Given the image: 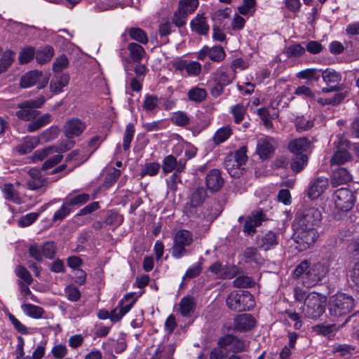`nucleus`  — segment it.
<instances>
[{
    "instance_id": "f257e3e1",
    "label": "nucleus",
    "mask_w": 359,
    "mask_h": 359,
    "mask_svg": "<svg viewBox=\"0 0 359 359\" xmlns=\"http://www.w3.org/2000/svg\"><path fill=\"white\" fill-rule=\"evenodd\" d=\"M293 248L298 252L310 248L319 237V232L314 228L293 226Z\"/></svg>"
},
{
    "instance_id": "f03ea898",
    "label": "nucleus",
    "mask_w": 359,
    "mask_h": 359,
    "mask_svg": "<svg viewBox=\"0 0 359 359\" xmlns=\"http://www.w3.org/2000/svg\"><path fill=\"white\" fill-rule=\"evenodd\" d=\"M354 307L353 298L344 293H337L330 297L328 311L331 316L339 318L350 313Z\"/></svg>"
},
{
    "instance_id": "7ed1b4c3",
    "label": "nucleus",
    "mask_w": 359,
    "mask_h": 359,
    "mask_svg": "<svg viewBox=\"0 0 359 359\" xmlns=\"http://www.w3.org/2000/svg\"><path fill=\"white\" fill-rule=\"evenodd\" d=\"M229 309L236 312L250 310L255 306L252 295L247 290L232 291L226 299Z\"/></svg>"
},
{
    "instance_id": "20e7f679",
    "label": "nucleus",
    "mask_w": 359,
    "mask_h": 359,
    "mask_svg": "<svg viewBox=\"0 0 359 359\" xmlns=\"http://www.w3.org/2000/svg\"><path fill=\"white\" fill-rule=\"evenodd\" d=\"M321 220L322 214L320 210L315 207H309L297 212L293 226L317 229Z\"/></svg>"
},
{
    "instance_id": "39448f33",
    "label": "nucleus",
    "mask_w": 359,
    "mask_h": 359,
    "mask_svg": "<svg viewBox=\"0 0 359 359\" xmlns=\"http://www.w3.org/2000/svg\"><path fill=\"white\" fill-rule=\"evenodd\" d=\"M193 242V234L188 230L180 229L174 236L173 245L171 248L172 256L175 259H180L189 253L187 247Z\"/></svg>"
},
{
    "instance_id": "423d86ee",
    "label": "nucleus",
    "mask_w": 359,
    "mask_h": 359,
    "mask_svg": "<svg viewBox=\"0 0 359 359\" xmlns=\"http://www.w3.org/2000/svg\"><path fill=\"white\" fill-rule=\"evenodd\" d=\"M310 142L306 137L293 140V172H299L308 163V156L305 152Z\"/></svg>"
},
{
    "instance_id": "0eeeda50",
    "label": "nucleus",
    "mask_w": 359,
    "mask_h": 359,
    "mask_svg": "<svg viewBox=\"0 0 359 359\" xmlns=\"http://www.w3.org/2000/svg\"><path fill=\"white\" fill-rule=\"evenodd\" d=\"M325 308V299L317 293H311L307 295L305 306L300 311L305 316L317 318L324 313Z\"/></svg>"
},
{
    "instance_id": "6e6552de",
    "label": "nucleus",
    "mask_w": 359,
    "mask_h": 359,
    "mask_svg": "<svg viewBox=\"0 0 359 359\" xmlns=\"http://www.w3.org/2000/svg\"><path fill=\"white\" fill-rule=\"evenodd\" d=\"M46 102L43 96H40L36 100L25 101L18 104L20 109L16 111V116L21 120L29 121L39 116L41 112L36 109L41 107Z\"/></svg>"
},
{
    "instance_id": "1a4fd4ad",
    "label": "nucleus",
    "mask_w": 359,
    "mask_h": 359,
    "mask_svg": "<svg viewBox=\"0 0 359 359\" xmlns=\"http://www.w3.org/2000/svg\"><path fill=\"white\" fill-rule=\"evenodd\" d=\"M57 251V246L53 241H46L41 246L36 243L31 244L28 247V253L36 262H41L43 257L53 259Z\"/></svg>"
},
{
    "instance_id": "9d476101",
    "label": "nucleus",
    "mask_w": 359,
    "mask_h": 359,
    "mask_svg": "<svg viewBox=\"0 0 359 359\" xmlns=\"http://www.w3.org/2000/svg\"><path fill=\"white\" fill-rule=\"evenodd\" d=\"M207 197V191L204 187L196 188L190 195L189 201L184 205V213L188 217L196 215L198 208L203 204Z\"/></svg>"
},
{
    "instance_id": "9b49d317",
    "label": "nucleus",
    "mask_w": 359,
    "mask_h": 359,
    "mask_svg": "<svg viewBox=\"0 0 359 359\" xmlns=\"http://www.w3.org/2000/svg\"><path fill=\"white\" fill-rule=\"evenodd\" d=\"M355 199L353 192L347 188L339 189L334 194L335 207L341 211L350 210L354 205Z\"/></svg>"
},
{
    "instance_id": "f8f14e48",
    "label": "nucleus",
    "mask_w": 359,
    "mask_h": 359,
    "mask_svg": "<svg viewBox=\"0 0 359 359\" xmlns=\"http://www.w3.org/2000/svg\"><path fill=\"white\" fill-rule=\"evenodd\" d=\"M217 344L227 348L233 353H238L246 350V344L243 339L231 334H226L218 339Z\"/></svg>"
},
{
    "instance_id": "ddd939ff",
    "label": "nucleus",
    "mask_w": 359,
    "mask_h": 359,
    "mask_svg": "<svg viewBox=\"0 0 359 359\" xmlns=\"http://www.w3.org/2000/svg\"><path fill=\"white\" fill-rule=\"evenodd\" d=\"M86 128L85 122L79 118H71L68 119L63 126L65 136L69 139L80 136Z\"/></svg>"
},
{
    "instance_id": "4468645a",
    "label": "nucleus",
    "mask_w": 359,
    "mask_h": 359,
    "mask_svg": "<svg viewBox=\"0 0 359 359\" xmlns=\"http://www.w3.org/2000/svg\"><path fill=\"white\" fill-rule=\"evenodd\" d=\"M310 272L307 273V280L304 282V285L307 287L316 285L328 272V267L323 263L318 262L310 268Z\"/></svg>"
},
{
    "instance_id": "2eb2a0df",
    "label": "nucleus",
    "mask_w": 359,
    "mask_h": 359,
    "mask_svg": "<svg viewBox=\"0 0 359 359\" xmlns=\"http://www.w3.org/2000/svg\"><path fill=\"white\" fill-rule=\"evenodd\" d=\"M41 168H32L29 170L30 179L27 180V187L30 190H37L48 185V179L41 174Z\"/></svg>"
},
{
    "instance_id": "dca6fc26",
    "label": "nucleus",
    "mask_w": 359,
    "mask_h": 359,
    "mask_svg": "<svg viewBox=\"0 0 359 359\" xmlns=\"http://www.w3.org/2000/svg\"><path fill=\"white\" fill-rule=\"evenodd\" d=\"M186 161L184 159L177 161V158L172 155H168L164 158L162 164L163 172L165 174L171 172L175 170V172L180 174L185 169Z\"/></svg>"
},
{
    "instance_id": "f3484780",
    "label": "nucleus",
    "mask_w": 359,
    "mask_h": 359,
    "mask_svg": "<svg viewBox=\"0 0 359 359\" xmlns=\"http://www.w3.org/2000/svg\"><path fill=\"white\" fill-rule=\"evenodd\" d=\"M224 183V180L218 169H212L206 175L205 184L211 192L218 191Z\"/></svg>"
},
{
    "instance_id": "a211bd4d",
    "label": "nucleus",
    "mask_w": 359,
    "mask_h": 359,
    "mask_svg": "<svg viewBox=\"0 0 359 359\" xmlns=\"http://www.w3.org/2000/svg\"><path fill=\"white\" fill-rule=\"evenodd\" d=\"M264 219V215L262 211H258L248 216L245 220L243 232L248 235H253L256 232L255 228L261 225Z\"/></svg>"
},
{
    "instance_id": "6ab92c4d",
    "label": "nucleus",
    "mask_w": 359,
    "mask_h": 359,
    "mask_svg": "<svg viewBox=\"0 0 359 359\" xmlns=\"http://www.w3.org/2000/svg\"><path fill=\"white\" fill-rule=\"evenodd\" d=\"M328 180L326 177H318L313 180L309 188L308 196L314 200L318 198L327 188Z\"/></svg>"
},
{
    "instance_id": "aec40b11",
    "label": "nucleus",
    "mask_w": 359,
    "mask_h": 359,
    "mask_svg": "<svg viewBox=\"0 0 359 359\" xmlns=\"http://www.w3.org/2000/svg\"><path fill=\"white\" fill-rule=\"evenodd\" d=\"M255 320L248 313L241 314L234 318L233 325L235 330L240 332H245L255 326Z\"/></svg>"
},
{
    "instance_id": "412c9836",
    "label": "nucleus",
    "mask_w": 359,
    "mask_h": 359,
    "mask_svg": "<svg viewBox=\"0 0 359 359\" xmlns=\"http://www.w3.org/2000/svg\"><path fill=\"white\" fill-rule=\"evenodd\" d=\"M274 151L272 144V139L268 137L258 140L257 144V153L262 160L268 159L271 157Z\"/></svg>"
},
{
    "instance_id": "4be33fe9",
    "label": "nucleus",
    "mask_w": 359,
    "mask_h": 359,
    "mask_svg": "<svg viewBox=\"0 0 359 359\" xmlns=\"http://www.w3.org/2000/svg\"><path fill=\"white\" fill-rule=\"evenodd\" d=\"M236 77V72L234 70L226 68H219L213 74V80L215 83L226 86L229 85Z\"/></svg>"
},
{
    "instance_id": "5701e85b",
    "label": "nucleus",
    "mask_w": 359,
    "mask_h": 359,
    "mask_svg": "<svg viewBox=\"0 0 359 359\" xmlns=\"http://www.w3.org/2000/svg\"><path fill=\"white\" fill-rule=\"evenodd\" d=\"M351 174L346 169L339 168L333 171L331 183L332 187H338L351 182Z\"/></svg>"
},
{
    "instance_id": "b1692460",
    "label": "nucleus",
    "mask_w": 359,
    "mask_h": 359,
    "mask_svg": "<svg viewBox=\"0 0 359 359\" xmlns=\"http://www.w3.org/2000/svg\"><path fill=\"white\" fill-rule=\"evenodd\" d=\"M69 79V76L67 74L63 73L61 74L55 75L50 81V90L55 94L61 93L62 88L68 85Z\"/></svg>"
},
{
    "instance_id": "393cba45",
    "label": "nucleus",
    "mask_w": 359,
    "mask_h": 359,
    "mask_svg": "<svg viewBox=\"0 0 359 359\" xmlns=\"http://www.w3.org/2000/svg\"><path fill=\"white\" fill-rule=\"evenodd\" d=\"M190 25L191 29L198 34L206 35L208 33L209 26L203 15L198 14L191 21Z\"/></svg>"
},
{
    "instance_id": "a878e982",
    "label": "nucleus",
    "mask_w": 359,
    "mask_h": 359,
    "mask_svg": "<svg viewBox=\"0 0 359 359\" xmlns=\"http://www.w3.org/2000/svg\"><path fill=\"white\" fill-rule=\"evenodd\" d=\"M43 76V72L39 70H33L26 73L20 79V86L23 88H29L35 85Z\"/></svg>"
},
{
    "instance_id": "bb28decb",
    "label": "nucleus",
    "mask_w": 359,
    "mask_h": 359,
    "mask_svg": "<svg viewBox=\"0 0 359 359\" xmlns=\"http://www.w3.org/2000/svg\"><path fill=\"white\" fill-rule=\"evenodd\" d=\"M39 137H26L24 142L16 147V151L21 155L30 153L39 144Z\"/></svg>"
},
{
    "instance_id": "cd10ccee",
    "label": "nucleus",
    "mask_w": 359,
    "mask_h": 359,
    "mask_svg": "<svg viewBox=\"0 0 359 359\" xmlns=\"http://www.w3.org/2000/svg\"><path fill=\"white\" fill-rule=\"evenodd\" d=\"M127 49L129 51L130 58L133 62H140L147 54L144 48L137 43H128Z\"/></svg>"
},
{
    "instance_id": "c85d7f7f",
    "label": "nucleus",
    "mask_w": 359,
    "mask_h": 359,
    "mask_svg": "<svg viewBox=\"0 0 359 359\" xmlns=\"http://www.w3.org/2000/svg\"><path fill=\"white\" fill-rule=\"evenodd\" d=\"M54 55V49L50 46H46L35 51V58L38 64L44 65L49 62Z\"/></svg>"
},
{
    "instance_id": "c756f323",
    "label": "nucleus",
    "mask_w": 359,
    "mask_h": 359,
    "mask_svg": "<svg viewBox=\"0 0 359 359\" xmlns=\"http://www.w3.org/2000/svg\"><path fill=\"white\" fill-rule=\"evenodd\" d=\"M322 79L327 85L338 86L341 80V75L336 70L327 68L323 71Z\"/></svg>"
},
{
    "instance_id": "7c9ffc66",
    "label": "nucleus",
    "mask_w": 359,
    "mask_h": 359,
    "mask_svg": "<svg viewBox=\"0 0 359 359\" xmlns=\"http://www.w3.org/2000/svg\"><path fill=\"white\" fill-rule=\"evenodd\" d=\"M224 167L228 171L229 174L234 178L240 177L244 171V168L241 166H237V162L235 161V159L228 156L225 158Z\"/></svg>"
},
{
    "instance_id": "2f4dec72",
    "label": "nucleus",
    "mask_w": 359,
    "mask_h": 359,
    "mask_svg": "<svg viewBox=\"0 0 359 359\" xmlns=\"http://www.w3.org/2000/svg\"><path fill=\"white\" fill-rule=\"evenodd\" d=\"M195 304L191 296H187L181 299L180 302V313L185 317L190 316L194 311Z\"/></svg>"
},
{
    "instance_id": "473e14b6",
    "label": "nucleus",
    "mask_w": 359,
    "mask_h": 359,
    "mask_svg": "<svg viewBox=\"0 0 359 359\" xmlns=\"http://www.w3.org/2000/svg\"><path fill=\"white\" fill-rule=\"evenodd\" d=\"M24 313L32 318H41L44 313L43 308L32 304H23L21 306Z\"/></svg>"
},
{
    "instance_id": "72a5a7b5",
    "label": "nucleus",
    "mask_w": 359,
    "mask_h": 359,
    "mask_svg": "<svg viewBox=\"0 0 359 359\" xmlns=\"http://www.w3.org/2000/svg\"><path fill=\"white\" fill-rule=\"evenodd\" d=\"M245 262L255 263L259 264L262 262V259L258 252V250L254 247L246 248L243 253Z\"/></svg>"
},
{
    "instance_id": "f704fd0d",
    "label": "nucleus",
    "mask_w": 359,
    "mask_h": 359,
    "mask_svg": "<svg viewBox=\"0 0 359 359\" xmlns=\"http://www.w3.org/2000/svg\"><path fill=\"white\" fill-rule=\"evenodd\" d=\"M313 331L317 334L323 335L330 338L333 333L337 331V327L335 324H319L312 327Z\"/></svg>"
},
{
    "instance_id": "c9c22d12",
    "label": "nucleus",
    "mask_w": 359,
    "mask_h": 359,
    "mask_svg": "<svg viewBox=\"0 0 359 359\" xmlns=\"http://www.w3.org/2000/svg\"><path fill=\"white\" fill-rule=\"evenodd\" d=\"M311 264L307 259L302 261L293 271V276L303 278V284L307 280V273L310 272Z\"/></svg>"
},
{
    "instance_id": "e433bc0d",
    "label": "nucleus",
    "mask_w": 359,
    "mask_h": 359,
    "mask_svg": "<svg viewBox=\"0 0 359 359\" xmlns=\"http://www.w3.org/2000/svg\"><path fill=\"white\" fill-rule=\"evenodd\" d=\"M15 273L20 280L18 282H24L27 284H32L33 283V278L28 269L23 265L18 264L15 268Z\"/></svg>"
},
{
    "instance_id": "4c0bfd02",
    "label": "nucleus",
    "mask_w": 359,
    "mask_h": 359,
    "mask_svg": "<svg viewBox=\"0 0 359 359\" xmlns=\"http://www.w3.org/2000/svg\"><path fill=\"white\" fill-rule=\"evenodd\" d=\"M90 199V197L88 194L83 193L76 196H69L65 199V201L68 206H80L88 202Z\"/></svg>"
},
{
    "instance_id": "58836bf2",
    "label": "nucleus",
    "mask_w": 359,
    "mask_h": 359,
    "mask_svg": "<svg viewBox=\"0 0 359 359\" xmlns=\"http://www.w3.org/2000/svg\"><path fill=\"white\" fill-rule=\"evenodd\" d=\"M351 159V154L345 149L335 151L330 160V163L333 165H342Z\"/></svg>"
},
{
    "instance_id": "ea45409f",
    "label": "nucleus",
    "mask_w": 359,
    "mask_h": 359,
    "mask_svg": "<svg viewBox=\"0 0 359 359\" xmlns=\"http://www.w3.org/2000/svg\"><path fill=\"white\" fill-rule=\"evenodd\" d=\"M187 95L191 101L200 103L205 100L207 92L204 88L195 87L189 90Z\"/></svg>"
},
{
    "instance_id": "a19ab883",
    "label": "nucleus",
    "mask_w": 359,
    "mask_h": 359,
    "mask_svg": "<svg viewBox=\"0 0 359 359\" xmlns=\"http://www.w3.org/2000/svg\"><path fill=\"white\" fill-rule=\"evenodd\" d=\"M130 37L142 44L148 43V37L146 32L139 27H132L128 30Z\"/></svg>"
},
{
    "instance_id": "79ce46f5",
    "label": "nucleus",
    "mask_w": 359,
    "mask_h": 359,
    "mask_svg": "<svg viewBox=\"0 0 359 359\" xmlns=\"http://www.w3.org/2000/svg\"><path fill=\"white\" fill-rule=\"evenodd\" d=\"M15 53L11 50H6L0 59V74L6 72L12 65Z\"/></svg>"
},
{
    "instance_id": "37998d69",
    "label": "nucleus",
    "mask_w": 359,
    "mask_h": 359,
    "mask_svg": "<svg viewBox=\"0 0 359 359\" xmlns=\"http://www.w3.org/2000/svg\"><path fill=\"white\" fill-rule=\"evenodd\" d=\"M232 130L229 126H224L217 130L213 136V141L215 144H219L225 142L231 135Z\"/></svg>"
},
{
    "instance_id": "c03bdc74",
    "label": "nucleus",
    "mask_w": 359,
    "mask_h": 359,
    "mask_svg": "<svg viewBox=\"0 0 359 359\" xmlns=\"http://www.w3.org/2000/svg\"><path fill=\"white\" fill-rule=\"evenodd\" d=\"M60 128L56 126H53L43 131L39 135V140L48 142L56 139L59 135Z\"/></svg>"
},
{
    "instance_id": "a18cd8bd",
    "label": "nucleus",
    "mask_w": 359,
    "mask_h": 359,
    "mask_svg": "<svg viewBox=\"0 0 359 359\" xmlns=\"http://www.w3.org/2000/svg\"><path fill=\"white\" fill-rule=\"evenodd\" d=\"M134 134V125L133 123H128L126 127V130L123 137V147L125 151H128L130 149Z\"/></svg>"
},
{
    "instance_id": "49530a36",
    "label": "nucleus",
    "mask_w": 359,
    "mask_h": 359,
    "mask_svg": "<svg viewBox=\"0 0 359 359\" xmlns=\"http://www.w3.org/2000/svg\"><path fill=\"white\" fill-rule=\"evenodd\" d=\"M226 56L224 48L220 46H215L209 48V58L213 62H219L222 61Z\"/></svg>"
},
{
    "instance_id": "de8ad7c7",
    "label": "nucleus",
    "mask_w": 359,
    "mask_h": 359,
    "mask_svg": "<svg viewBox=\"0 0 359 359\" xmlns=\"http://www.w3.org/2000/svg\"><path fill=\"white\" fill-rule=\"evenodd\" d=\"M3 192L6 200L12 201L15 203H20V198L19 196L18 192L14 189L13 184H5Z\"/></svg>"
},
{
    "instance_id": "09e8293b",
    "label": "nucleus",
    "mask_w": 359,
    "mask_h": 359,
    "mask_svg": "<svg viewBox=\"0 0 359 359\" xmlns=\"http://www.w3.org/2000/svg\"><path fill=\"white\" fill-rule=\"evenodd\" d=\"M277 243L276 235L272 231H269L262 236L260 247L264 250H268L271 246L275 245Z\"/></svg>"
},
{
    "instance_id": "8fccbe9b",
    "label": "nucleus",
    "mask_w": 359,
    "mask_h": 359,
    "mask_svg": "<svg viewBox=\"0 0 359 359\" xmlns=\"http://www.w3.org/2000/svg\"><path fill=\"white\" fill-rule=\"evenodd\" d=\"M160 168L161 165L158 163H147L144 165V168L142 169L140 176L142 177L146 175L155 176L158 173Z\"/></svg>"
},
{
    "instance_id": "3c124183",
    "label": "nucleus",
    "mask_w": 359,
    "mask_h": 359,
    "mask_svg": "<svg viewBox=\"0 0 359 359\" xmlns=\"http://www.w3.org/2000/svg\"><path fill=\"white\" fill-rule=\"evenodd\" d=\"M308 294L306 291L300 288H295L294 298H295V308L294 311H301L303 306H305V302Z\"/></svg>"
},
{
    "instance_id": "603ef678",
    "label": "nucleus",
    "mask_w": 359,
    "mask_h": 359,
    "mask_svg": "<svg viewBox=\"0 0 359 359\" xmlns=\"http://www.w3.org/2000/svg\"><path fill=\"white\" fill-rule=\"evenodd\" d=\"M354 351V346L346 344H337L333 348L334 353H339L340 356L344 358L350 357Z\"/></svg>"
},
{
    "instance_id": "864d4df0",
    "label": "nucleus",
    "mask_w": 359,
    "mask_h": 359,
    "mask_svg": "<svg viewBox=\"0 0 359 359\" xmlns=\"http://www.w3.org/2000/svg\"><path fill=\"white\" fill-rule=\"evenodd\" d=\"M231 158L235 159V161L237 162V166H243L245 165L248 161L247 156V147L246 146H242L238 150L236 151L233 156H230Z\"/></svg>"
},
{
    "instance_id": "5fc2aeb1",
    "label": "nucleus",
    "mask_w": 359,
    "mask_h": 359,
    "mask_svg": "<svg viewBox=\"0 0 359 359\" xmlns=\"http://www.w3.org/2000/svg\"><path fill=\"white\" fill-rule=\"evenodd\" d=\"M188 13L184 9L178 8V9L174 13L172 18V22L177 27H182L186 24V19Z\"/></svg>"
},
{
    "instance_id": "6e6d98bb",
    "label": "nucleus",
    "mask_w": 359,
    "mask_h": 359,
    "mask_svg": "<svg viewBox=\"0 0 359 359\" xmlns=\"http://www.w3.org/2000/svg\"><path fill=\"white\" fill-rule=\"evenodd\" d=\"M69 65V60L65 55H62L57 57L53 63V71L55 73H60L67 68Z\"/></svg>"
},
{
    "instance_id": "4d7b16f0",
    "label": "nucleus",
    "mask_w": 359,
    "mask_h": 359,
    "mask_svg": "<svg viewBox=\"0 0 359 359\" xmlns=\"http://www.w3.org/2000/svg\"><path fill=\"white\" fill-rule=\"evenodd\" d=\"M55 151V150L52 147V145L42 149L36 150L32 156V160L34 162L41 161L50 154H54Z\"/></svg>"
},
{
    "instance_id": "13d9d810",
    "label": "nucleus",
    "mask_w": 359,
    "mask_h": 359,
    "mask_svg": "<svg viewBox=\"0 0 359 359\" xmlns=\"http://www.w3.org/2000/svg\"><path fill=\"white\" fill-rule=\"evenodd\" d=\"M35 57V49L33 47H27L22 50L18 56L20 64H27Z\"/></svg>"
},
{
    "instance_id": "bf43d9fd",
    "label": "nucleus",
    "mask_w": 359,
    "mask_h": 359,
    "mask_svg": "<svg viewBox=\"0 0 359 359\" xmlns=\"http://www.w3.org/2000/svg\"><path fill=\"white\" fill-rule=\"evenodd\" d=\"M255 283L249 276H241L237 277L233 282L235 287L248 288L254 285Z\"/></svg>"
},
{
    "instance_id": "052dcab7",
    "label": "nucleus",
    "mask_w": 359,
    "mask_h": 359,
    "mask_svg": "<svg viewBox=\"0 0 359 359\" xmlns=\"http://www.w3.org/2000/svg\"><path fill=\"white\" fill-rule=\"evenodd\" d=\"M171 120L178 126H185L189 123V118L185 112L182 111L174 113Z\"/></svg>"
},
{
    "instance_id": "680f3d73",
    "label": "nucleus",
    "mask_w": 359,
    "mask_h": 359,
    "mask_svg": "<svg viewBox=\"0 0 359 359\" xmlns=\"http://www.w3.org/2000/svg\"><path fill=\"white\" fill-rule=\"evenodd\" d=\"M65 296L71 302H77L81 298L79 290L74 285H67L65 289Z\"/></svg>"
},
{
    "instance_id": "e2e57ef3",
    "label": "nucleus",
    "mask_w": 359,
    "mask_h": 359,
    "mask_svg": "<svg viewBox=\"0 0 359 359\" xmlns=\"http://www.w3.org/2000/svg\"><path fill=\"white\" fill-rule=\"evenodd\" d=\"M158 99L156 95L147 94L143 102V108L146 111H152L157 107Z\"/></svg>"
},
{
    "instance_id": "0e129e2a",
    "label": "nucleus",
    "mask_w": 359,
    "mask_h": 359,
    "mask_svg": "<svg viewBox=\"0 0 359 359\" xmlns=\"http://www.w3.org/2000/svg\"><path fill=\"white\" fill-rule=\"evenodd\" d=\"M8 316L14 328L18 332L22 334H29L27 327L22 323H21L20 321L18 318H16L14 315H13L11 313H8Z\"/></svg>"
},
{
    "instance_id": "69168bd1",
    "label": "nucleus",
    "mask_w": 359,
    "mask_h": 359,
    "mask_svg": "<svg viewBox=\"0 0 359 359\" xmlns=\"http://www.w3.org/2000/svg\"><path fill=\"white\" fill-rule=\"evenodd\" d=\"M313 122L306 120L303 116H298L295 119V127L297 131L302 132L312 128Z\"/></svg>"
},
{
    "instance_id": "338daca9",
    "label": "nucleus",
    "mask_w": 359,
    "mask_h": 359,
    "mask_svg": "<svg viewBox=\"0 0 359 359\" xmlns=\"http://www.w3.org/2000/svg\"><path fill=\"white\" fill-rule=\"evenodd\" d=\"M201 271H202V263L198 262L187 270L183 278L184 279L186 278H196L200 275V273H201Z\"/></svg>"
},
{
    "instance_id": "774afa93",
    "label": "nucleus",
    "mask_w": 359,
    "mask_h": 359,
    "mask_svg": "<svg viewBox=\"0 0 359 359\" xmlns=\"http://www.w3.org/2000/svg\"><path fill=\"white\" fill-rule=\"evenodd\" d=\"M198 5V0H180L178 8L184 9L187 13H190L195 11Z\"/></svg>"
}]
</instances>
